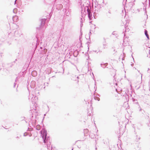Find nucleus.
<instances>
[{
    "instance_id": "f257e3e1",
    "label": "nucleus",
    "mask_w": 150,
    "mask_h": 150,
    "mask_svg": "<svg viewBox=\"0 0 150 150\" xmlns=\"http://www.w3.org/2000/svg\"><path fill=\"white\" fill-rule=\"evenodd\" d=\"M41 134H42V137L44 139L45 142H46L45 139L47 136L46 132L43 129L41 131Z\"/></svg>"
},
{
    "instance_id": "f03ea898",
    "label": "nucleus",
    "mask_w": 150,
    "mask_h": 150,
    "mask_svg": "<svg viewBox=\"0 0 150 150\" xmlns=\"http://www.w3.org/2000/svg\"><path fill=\"white\" fill-rule=\"evenodd\" d=\"M84 133V136H88V135L89 134V131L88 129H84L83 131Z\"/></svg>"
},
{
    "instance_id": "7ed1b4c3",
    "label": "nucleus",
    "mask_w": 150,
    "mask_h": 150,
    "mask_svg": "<svg viewBox=\"0 0 150 150\" xmlns=\"http://www.w3.org/2000/svg\"><path fill=\"white\" fill-rule=\"evenodd\" d=\"M87 11H88V17L90 18V17L92 15L91 14V12L90 11V10L89 9H88Z\"/></svg>"
},
{
    "instance_id": "20e7f679",
    "label": "nucleus",
    "mask_w": 150,
    "mask_h": 150,
    "mask_svg": "<svg viewBox=\"0 0 150 150\" xmlns=\"http://www.w3.org/2000/svg\"><path fill=\"white\" fill-rule=\"evenodd\" d=\"M32 74L33 76H34V74H35V76L37 74L36 71H33L32 72Z\"/></svg>"
},
{
    "instance_id": "39448f33",
    "label": "nucleus",
    "mask_w": 150,
    "mask_h": 150,
    "mask_svg": "<svg viewBox=\"0 0 150 150\" xmlns=\"http://www.w3.org/2000/svg\"><path fill=\"white\" fill-rule=\"evenodd\" d=\"M40 125H37L36 126V129L38 130H39L40 129Z\"/></svg>"
},
{
    "instance_id": "423d86ee",
    "label": "nucleus",
    "mask_w": 150,
    "mask_h": 150,
    "mask_svg": "<svg viewBox=\"0 0 150 150\" xmlns=\"http://www.w3.org/2000/svg\"><path fill=\"white\" fill-rule=\"evenodd\" d=\"M145 34L146 35L148 34L146 30H145Z\"/></svg>"
},
{
    "instance_id": "0eeeda50",
    "label": "nucleus",
    "mask_w": 150,
    "mask_h": 150,
    "mask_svg": "<svg viewBox=\"0 0 150 150\" xmlns=\"http://www.w3.org/2000/svg\"><path fill=\"white\" fill-rule=\"evenodd\" d=\"M146 36L147 37V38L149 39V35H148V34H147V35H146Z\"/></svg>"
},
{
    "instance_id": "6e6552de",
    "label": "nucleus",
    "mask_w": 150,
    "mask_h": 150,
    "mask_svg": "<svg viewBox=\"0 0 150 150\" xmlns=\"http://www.w3.org/2000/svg\"><path fill=\"white\" fill-rule=\"evenodd\" d=\"M113 51H114V53H115L116 51L114 49L113 50Z\"/></svg>"
}]
</instances>
